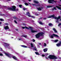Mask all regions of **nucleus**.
Returning a JSON list of instances; mask_svg holds the SVG:
<instances>
[{
    "label": "nucleus",
    "mask_w": 61,
    "mask_h": 61,
    "mask_svg": "<svg viewBox=\"0 0 61 61\" xmlns=\"http://www.w3.org/2000/svg\"><path fill=\"white\" fill-rule=\"evenodd\" d=\"M46 18H43V20H46Z\"/></svg>",
    "instance_id": "47"
},
{
    "label": "nucleus",
    "mask_w": 61,
    "mask_h": 61,
    "mask_svg": "<svg viewBox=\"0 0 61 61\" xmlns=\"http://www.w3.org/2000/svg\"><path fill=\"white\" fill-rule=\"evenodd\" d=\"M48 57L50 59H54V60H56V59H57V57L54 55H50Z\"/></svg>",
    "instance_id": "3"
},
{
    "label": "nucleus",
    "mask_w": 61,
    "mask_h": 61,
    "mask_svg": "<svg viewBox=\"0 0 61 61\" xmlns=\"http://www.w3.org/2000/svg\"><path fill=\"white\" fill-rule=\"evenodd\" d=\"M59 6H61V5H59Z\"/></svg>",
    "instance_id": "58"
},
{
    "label": "nucleus",
    "mask_w": 61,
    "mask_h": 61,
    "mask_svg": "<svg viewBox=\"0 0 61 61\" xmlns=\"http://www.w3.org/2000/svg\"><path fill=\"white\" fill-rule=\"evenodd\" d=\"M22 28L23 29H25H25H29L26 26H25V27H22Z\"/></svg>",
    "instance_id": "15"
},
{
    "label": "nucleus",
    "mask_w": 61,
    "mask_h": 61,
    "mask_svg": "<svg viewBox=\"0 0 61 61\" xmlns=\"http://www.w3.org/2000/svg\"><path fill=\"white\" fill-rule=\"evenodd\" d=\"M48 55V53H46L45 54V56H47Z\"/></svg>",
    "instance_id": "38"
},
{
    "label": "nucleus",
    "mask_w": 61,
    "mask_h": 61,
    "mask_svg": "<svg viewBox=\"0 0 61 61\" xmlns=\"http://www.w3.org/2000/svg\"><path fill=\"white\" fill-rule=\"evenodd\" d=\"M43 35H44V33L42 32H39L35 35L36 38H39L40 36H43Z\"/></svg>",
    "instance_id": "2"
},
{
    "label": "nucleus",
    "mask_w": 61,
    "mask_h": 61,
    "mask_svg": "<svg viewBox=\"0 0 61 61\" xmlns=\"http://www.w3.org/2000/svg\"><path fill=\"white\" fill-rule=\"evenodd\" d=\"M26 15H27L28 16H29V15H30V13H29V12H28L27 13Z\"/></svg>",
    "instance_id": "26"
},
{
    "label": "nucleus",
    "mask_w": 61,
    "mask_h": 61,
    "mask_svg": "<svg viewBox=\"0 0 61 61\" xmlns=\"http://www.w3.org/2000/svg\"><path fill=\"white\" fill-rule=\"evenodd\" d=\"M38 10L39 11H41V9L43 8V7H41L40 8V7H39L38 8H37Z\"/></svg>",
    "instance_id": "14"
},
{
    "label": "nucleus",
    "mask_w": 61,
    "mask_h": 61,
    "mask_svg": "<svg viewBox=\"0 0 61 61\" xmlns=\"http://www.w3.org/2000/svg\"><path fill=\"white\" fill-rule=\"evenodd\" d=\"M21 46L24 48H27V46L24 45H21Z\"/></svg>",
    "instance_id": "18"
},
{
    "label": "nucleus",
    "mask_w": 61,
    "mask_h": 61,
    "mask_svg": "<svg viewBox=\"0 0 61 61\" xmlns=\"http://www.w3.org/2000/svg\"><path fill=\"white\" fill-rule=\"evenodd\" d=\"M28 1L29 2H30V1H31V0H29Z\"/></svg>",
    "instance_id": "57"
},
{
    "label": "nucleus",
    "mask_w": 61,
    "mask_h": 61,
    "mask_svg": "<svg viewBox=\"0 0 61 61\" xmlns=\"http://www.w3.org/2000/svg\"><path fill=\"white\" fill-rule=\"evenodd\" d=\"M51 17H53V18H54V17H55V15H51Z\"/></svg>",
    "instance_id": "28"
},
{
    "label": "nucleus",
    "mask_w": 61,
    "mask_h": 61,
    "mask_svg": "<svg viewBox=\"0 0 61 61\" xmlns=\"http://www.w3.org/2000/svg\"><path fill=\"white\" fill-rule=\"evenodd\" d=\"M30 45L31 46V47H34V45H33V44L32 43H31L30 44Z\"/></svg>",
    "instance_id": "25"
},
{
    "label": "nucleus",
    "mask_w": 61,
    "mask_h": 61,
    "mask_svg": "<svg viewBox=\"0 0 61 61\" xmlns=\"http://www.w3.org/2000/svg\"><path fill=\"white\" fill-rule=\"evenodd\" d=\"M0 20L1 21H4V20L2 19H0Z\"/></svg>",
    "instance_id": "33"
},
{
    "label": "nucleus",
    "mask_w": 61,
    "mask_h": 61,
    "mask_svg": "<svg viewBox=\"0 0 61 61\" xmlns=\"http://www.w3.org/2000/svg\"><path fill=\"white\" fill-rule=\"evenodd\" d=\"M21 40V39L20 38L19 39V40Z\"/></svg>",
    "instance_id": "62"
},
{
    "label": "nucleus",
    "mask_w": 61,
    "mask_h": 61,
    "mask_svg": "<svg viewBox=\"0 0 61 61\" xmlns=\"http://www.w3.org/2000/svg\"><path fill=\"white\" fill-rule=\"evenodd\" d=\"M56 7H57L59 9H60L61 8L60 7H59L57 6H56V7H54L53 9H51V10L52 11H54V10H56Z\"/></svg>",
    "instance_id": "5"
},
{
    "label": "nucleus",
    "mask_w": 61,
    "mask_h": 61,
    "mask_svg": "<svg viewBox=\"0 0 61 61\" xmlns=\"http://www.w3.org/2000/svg\"><path fill=\"white\" fill-rule=\"evenodd\" d=\"M8 10H9L10 11H18V9L17 8L16 9V7L15 6L13 5L12 6V7H10L8 8Z\"/></svg>",
    "instance_id": "1"
},
{
    "label": "nucleus",
    "mask_w": 61,
    "mask_h": 61,
    "mask_svg": "<svg viewBox=\"0 0 61 61\" xmlns=\"http://www.w3.org/2000/svg\"><path fill=\"white\" fill-rule=\"evenodd\" d=\"M42 17H41L39 19V20H40V19H42Z\"/></svg>",
    "instance_id": "49"
},
{
    "label": "nucleus",
    "mask_w": 61,
    "mask_h": 61,
    "mask_svg": "<svg viewBox=\"0 0 61 61\" xmlns=\"http://www.w3.org/2000/svg\"><path fill=\"white\" fill-rule=\"evenodd\" d=\"M36 15H38V14H36Z\"/></svg>",
    "instance_id": "54"
},
{
    "label": "nucleus",
    "mask_w": 61,
    "mask_h": 61,
    "mask_svg": "<svg viewBox=\"0 0 61 61\" xmlns=\"http://www.w3.org/2000/svg\"><path fill=\"white\" fill-rule=\"evenodd\" d=\"M61 45V41H60L59 42V43H58L56 44V45L57 46H58V47H59V46H60Z\"/></svg>",
    "instance_id": "9"
},
{
    "label": "nucleus",
    "mask_w": 61,
    "mask_h": 61,
    "mask_svg": "<svg viewBox=\"0 0 61 61\" xmlns=\"http://www.w3.org/2000/svg\"><path fill=\"white\" fill-rule=\"evenodd\" d=\"M33 49L35 51H37V49H36V47H34V48Z\"/></svg>",
    "instance_id": "34"
},
{
    "label": "nucleus",
    "mask_w": 61,
    "mask_h": 61,
    "mask_svg": "<svg viewBox=\"0 0 61 61\" xmlns=\"http://www.w3.org/2000/svg\"><path fill=\"white\" fill-rule=\"evenodd\" d=\"M2 24V22H0V24Z\"/></svg>",
    "instance_id": "51"
},
{
    "label": "nucleus",
    "mask_w": 61,
    "mask_h": 61,
    "mask_svg": "<svg viewBox=\"0 0 61 61\" xmlns=\"http://www.w3.org/2000/svg\"><path fill=\"white\" fill-rule=\"evenodd\" d=\"M45 56V55L42 54V57H44Z\"/></svg>",
    "instance_id": "40"
},
{
    "label": "nucleus",
    "mask_w": 61,
    "mask_h": 61,
    "mask_svg": "<svg viewBox=\"0 0 61 61\" xmlns=\"http://www.w3.org/2000/svg\"><path fill=\"white\" fill-rule=\"evenodd\" d=\"M51 18V16H49V17H48V18Z\"/></svg>",
    "instance_id": "44"
},
{
    "label": "nucleus",
    "mask_w": 61,
    "mask_h": 61,
    "mask_svg": "<svg viewBox=\"0 0 61 61\" xmlns=\"http://www.w3.org/2000/svg\"><path fill=\"white\" fill-rule=\"evenodd\" d=\"M1 51H3V49H2V48H1Z\"/></svg>",
    "instance_id": "53"
},
{
    "label": "nucleus",
    "mask_w": 61,
    "mask_h": 61,
    "mask_svg": "<svg viewBox=\"0 0 61 61\" xmlns=\"http://www.w3.org/2000/svg\"><path fill=\"white\" fill-rule=\"evenodd\" d=\"M19 6L20 8H22V5H19Z\"/></svg>",
    "instance_id": "32"
},
{
    "label": "nucleus",
    "mask_w": 61,
    "mask_h": 61,
    "mask_svg": "<svg viewBox=\"0 0 61 61\" xmlns=\"http://www.w3.org/2000/svg\"><path fill=\"white\" fill-rule=\"evenodd\" d=\"M53 30H54V31L55 32V33H56L57 32V31L56 30L55 28H53Z\"/></svg>",
    "instance_id": "19"
},
{
    "label": "nucleus",
    "mask_w": 61,
    "mask_h": 61,
    "mask_svg": "<svg viewBox=\"0 0 61 61\" xmlns=\"http://www.w3.org/2000/svg\"><path fill=\"white\" fill-rule=\"evenodd\" d=\"M34 3H35L36 4H38V2L35 0L34 1Z\"/></svg>",
    "instance_id": "22"
},
{
    "label": "nucleus",
    "mask_w": 61,
    "mask_h": 61,
    "mask_svg": "<svg viewBox=\"0 0 61 61\" xmlns=\"http://www.w3.org/2000/svg\"><path fill=\"white\" fill-rule=\"evenodd\" d=\"M5 25H8V23H5Z\"/></svg>",
    "instance_id": "48"
},
{
    "label": "nucleus",
    "mask_w": 61,
    "mask_h": 61,
    "mask_svg": "<svg viewBox=\"0 0 61 61\" xmlns=\"http://www.w3.org/2000/svg\"><path fill=\"white\" fill-rule=\"evenodd\" d=\"M39 24H40L41 25H43V23H42V22H39Z\"/></svg>",
    "instance_id": "29"
},
{
    "label": "nucleus",
    "mask_w": 61,
    "mask_h": 61,
    "mask_svg": "<svg viewBox=\"0 0 61 61\" xmlns=\"http://www.w3.org/2000/svg\"><path fill=\"white\" fill-rule=\"evenodd\" d=\"M14 22L15 23V24H17V22L16 21V20H15L14 21Z\"/></svg>",
    "instance_id": "37"
},
{
    "label": "nucleus",
    "mask_w": 61,
    "mask_h": 61,
    "mask_svg": "<svg viewBox=\"0 0 61 61\" xmlns=\"http://www.w3.org/2000/svg\"><path fill=\"white\" fill-rule=\"evenodd\" d=\"M54 2H56V1H54Z\"/></svg>",
    "instance_id": "56"
},
{
    "label": "nucleus",
    "mask_w": 61,
    "mask_h": 61,
    "mask_svg": "<svg viewBox=\"0 0 61 61\" xmlns=\"http://www.w3.org/2000/svg\"><path fill=\"white\" fill-rule=\"evenodd\" d=\"M4 44L5 45L4 46L6 48L9 47V45H10L9 44L5 43H4Z\"/></svg>",
    "instance_id": "6"
},
{
    "label": "nucleus",
    "mask_w": 61,
    "mask_h": 61,
    "mask_svg": "<svg viewBox=\"0 0 61 61\" xmlns=\"http://www.w3.org/2000/svg\"><path fill=\"white\" fill-rule=\"evenodd\" d=\"M35 41H36V40L35 39H33V42H35Z\"/></svg>",
    "instance_id": "46"
},
{
    "label": "nucleus",
    "mask_w": 61,
    "mask_h": 61,
    "mask_svg": "<svg viewBox=\"0 0 61 61\" xmlns=\"http://www.w3.org/2000/svg\"><path fill=\"white\" fill-rule=\"evenodd\" d=\"M35 53L36 54V55H40V54H39V53L37 52H35Z\"/></svg>",
    "instance_id": "21"
},
{
    "label": "nucleus",
    "mask_w": 61,
    "mask_h": 61,
    "mask_svg": "<svg viewBox=\"0 0 61 61\" xmlns=\"http://www.w3.org/2000/svg\"><path fill=\"white\" fill-rule=\"evenodd\" d=\"M24 4L25 5H26V6H27V5H28V4L26 3H25Z\"/></svg>",
    "instance_id": "27"
},
{
    "label": "nucleus",
    "mask_w": 61,
    "mask_h": 61,
    "mask_svg": "<svg viewBox=\"0 0 61 61\" xmlns=\"http://www.w3.org/2000/svg\"><path fill=\"white\" fill-rule=\"evenodd\" d=\"M5 30H6V29H9V27H8V26H5Z\"/></svg>",
    "instance_id": "12"
},
{
    "label": "nucleus",
    "mask_w": 61,
    "mask_h": 61,
    "mask_svg": "<svg viewBox=\"0 0 61 61\" xmlns=\"http://www.w3.org/2000/svg\"><path fill=\"white\" fill-rule=\"evenodd\" d=\"M52 35H51V36H50V37L51 38H54V36H55V37H56L57 38H58L59 37V36H58L55 34H53Z\"/></svg>",
    "instance_id": "4"
},
{
    "label": "nucleus",
    "mask_w": 61,
    "mask_h": 61,
    "mask_svg": "<svg viewBox=\"0 0 61 61\" xmlns=\"http://www.w3.org/2000/svg\"><path fill=\"white\" fill-rule=\"evenodd\" d=\"M60 18H61V17L60 16H59L57 18L56 20V23H59V20H58L59 19H60Z\"/></svg>",
    "instance_id": "8"
},
{
    "label": "nucleus",
    "mask_w": 61,
    "mask_h": 61,
    "mask_svg": "<svg viewBox=\"0 0 61 61\" xmlns=\"http://www.w3.org/2000/svg\"><path fill=\"white\" fill-rule=\"evenodd\" d=\"M30 28V30H31V31L32 32V33H36L37 32V31H36V30H33V29H32V27H29Z\"/></svg>",
    "instance_id": "7"
},
{
    "label": "nucleus",
    "mask_w": 61,
    "mask_h": 61,
    "mask_svg": "<svg viewBox=\"0 0 61 61\" xmlns=\"http://www.w3.org/2000/svg\"><path fill=\"white\" fill-rule=\"evenodd\" d=\"M48 25L49 26H50L51 27H52L53 26V24H52V23H50Z\"/></svg>",
    "instance_id": "13"
},
{
    "label": "nucleus",
    "mask_w": 61,
    "mask_h": 61,
    "mask_svg": "<svg viewBox=\"0 0 61 61\" xmlns=\"http://www.w3.org/2000/svg\"><path fill=\"white\" fill-rule=\"evenodd\" d=\"M16 31H18V29H16Z\"/></svg>",
    "instance_id": "59"
},
{
    "label": "nucleus",
    "mask_w": 61,
    "mask_h": 61,
    "mask_svg": "<svg viewBox=\"0 0 61 61\" xmlns=\"http://www.w3.org/2000/svg\"><path fill=\"white\" fill-rule=\"evenodd\" d=\"M60 21H61V19H60Z\"/></svg>",
    "instance_id": "64"
},
{
    "label": "nucleus",
    "mask_w": 61,
    "mask_h": 61,
    "mask_svg": "<svg viewBox=\"0 0 61 61\" xmlns=\"http://www.w3.org/2000/svg\"><path fill=\"white\" fill-rule=\"evenodd\" d=\"M5 54L6 55V56H8L9 57L11 58V57H10V54H9L6 53H5Z\"/></svg>",
    "instance_id": "10"
},
{
    "label": "nucleus",
    "mask_w": 61,
    "mask_h": 61,
    "mask_svg": "<svg viewBox=\"0 0 61 61\" xmlns=\"http://www.w3.org/2000/svg\"><path fill=\"white\" fill-rule=\"evenodd\" d=\"M60 24V25H61V23H60V24Z\"/></svg>",
    "instance_id": "63"
},
{
    "label": "nucleus",
    "mask_w": 61,
    "mask_h": 61,
    "mask_svg": "<svg viewBox=\"0 0 61 61\" xmlns=\"http://www.w3.org/2000/svg\"><path fill=\"white\" fill-rule=\"evenodd\" d=\"M58 40H56L54 41V42H58Z\"/></svg>",
    "instance_id": "31"
},
{
    "label": "nucleus",
    "mask_w": 61,
    "mask_h": 61,
    "mask_svg": "<svg viewBox=\"0 0 61 61\" xmlns=\"http://www.w3.org/2000/svg\"><path fill=\"white\" fill-rule=\"evenodd\" d=\"M13 18H14V19H18V18H17V17H16L15 16H14V17H13Z\"/></svg>",
    "instance_id": "30"
},
{
    "label": "nucleus",
    "mask_w": 61,
    "mask_h": 61,
    "mask_svg": "<svg viewBox=\"0 0 61 61\" xmlns=\"http://www.w3.org/2000/svg\"><path fill=\"white\" fill-rule=\"evenodd\" d=\"M12 58H13V59H15V60H17V58L15 56H12Z\"/></svg>",
    "instance_id": "16"
},
{
    "label": "nucleus",
    "mask_w": 61,
    "mask_h": 61,
    "mask_svg": "<svg viewBox=\"0 0 61 61\" xmlns=\"http://www.w3.org/2000/svg\"><path fill=\"white\" fill-rule=\"evenodd\" d=\"M53 6L50 5V6H47V8H50V7H52Z\"/></svg>",
    "instance_id": "24"
},
{
    "label": "nucleus",
    "mask_w": 61,
    "mask_h": 61,
    "mask_svg": "<svg viewBox=\"0 0 61 61\" xmlns=\"http://www.w3.org/2000/svg\"><path fill=\"white\" fill-rule=\"evenodd\" d=\"M23 58V59H25V58H26L24 57V58Z\"/></svg>",
    "instance_id": "55"
},
{
    "label": "nucleus",
    "mask_w": 61,
    "mask_h": 61,
    "mask_svg": "<svg viewBox=\"0 0 61 61\" xmlns=\"http://www.w3.org/2000/svg\"><path fill=\"white\" fill-rule=\"evenodd\" d=\"M32 22H34V20H32Z\"/></svg>",
    "instance_id": "60"
},
{
    "label": "nucleus",
    "mask_w": 61,
    "mask_h": 61,
    "mask_svg": "<svg viewBox=\"0 0 61 61\" xmlns=\"http://www.w3.org/2000/svg\"><path fill=\"white\" fill-rule=\"evenodd\" d=\"M23 9L25 11V10L26 9V8H23Z\"/></svg>",
    "instance_id": "42"
},
{
    "label": "nucleus",
    "mask_w": 61,
    "mask_h": 61,
    "mask_svg": "<svg viewBox=\"0 0 61 61\" xmlns=\"http://www.w3.org/2000/svg\"><path fill=\"white\" fill-rule=\"evenodd\" d=\"M43 50L44 52H47V48L44 49H43Z\"/></svg>",
    "instance_id": "17"
},
{
    "label": "nucleus",
    "mask_w": 61,
    "mask_h": 61,
    "mask_svg": "<svg viewBox=\"0 0 61 61\" xmlns=\"http://www.w3.org/2000/svg\"><path fill=\"white\" fill-rule=\"evenodd\" d=\"M27 35H25V36H23V37H25V38H27Z\"/></svg>",
    "instance_id": "35"
},
{
    "label": "nucleus",
    "mask_w": 61,
    "mask_h": 61,
    "mask_svg": "<svg viewBox=\"0 0 61 61\" xmlns=\"http://www.w3.org/2000/svg\"><path fill=\"white\" fill-rule=\"evenodd\" d=\"M54 18L55 19H56V20H57V17H54Z\"/></svg>",
    "instance_id": "39"
},
{
    "label": "nucleus",
    "mask_w": 61,
    "mask_h": 61,
    "mask_svg": "<svg viewBox=\"0 0 61 61\" xmlns=\"http://www.w3.org/2000/svg\"><path fill=\"white\" fill-rule=\"evenodd\" d=\"M23 36H24V35H23L21 36V37H23Z\"/></svg>",
    "instance_id": "52"
},
{
    "label": "nucleus",
    "mask_w": 61,
    "mask_h": 61,
    "mask_svg": "<svg viewBox=\"0 0 61 61\" xmlns=\"http://www.w3.org/2000/svg\"><path fill=\"white\" fill-rule=\"evenodd\" d=\"M0 15H2V16H4L5 15V14H0Z\"/></svg>",
    "instance_id": "41"
},
{
    "label": "nucleus",
    "mask_w": 61,
    "mask_h": 61,
    "mask_svg": "<svg viewBox=\"0 0 61 61\" xmlns=\"http://www.w3.org/2000/svg\"><path fill=\"white\" fill-rule=\"evenodd\" d=\"M41 44V43H39V45H40Z\"/></svg>",
    "instance_id": "61"
},
{
    "label": "nucleus",
    "mask_w": 61,
    "mask_h": 61,
    "mask_svg": "<svg viewBox=\"0 0 61 61\" xmlns=\"http://www.w3.org/2000/svg\"><path fill=\"white\" fill-rule=\"evenodd\" d=\"M3 7H5V8L7 7L6 6H4V5H3Z\"/></svg>",
    "instance_id": "45"
},
{
    "label": "nucleus",
    "mask_w": 61,
    "mask_h": 61,
    "mask_svg": "<svg viewBox=\"0 0 61 61\" xmlns=\"http://www.w3.org/2000/svg\"><path fill=\"white\" fill-rule=\"evenodd\" d=\"M54 0H49L48 1V2L49 3H53V1H54Z\"/></svg>",
    "instance_id": "11"
},
{
    "label": "nucleus",
    "mask_w": 61,
    "mask_h": 61,
    "mask_svg": "<svg viewBox=\"0 0 61 61\" xmlns=\"http://www.w3.org/2000/svg\"><path fill=\"white\" fill-rule=\"evenodd\" d=\"M45 58H46V59H48V58H47V57H46Z\"/></svg>",
    "instance_id": "50"
},
{
    "label": "nucleus",
    "mask_w": 61,
    "mask_h": 61,
    "mask_svg": "<svg viewBox=\"0 0 61 61\" xmlns=\"http://www.w3.org/2000/svg\"><path fill=\"white\" fill-rule=\"evenodd\" d=\"M32 5H35V6H40V5L39 4H38V5H36V4H32Z\"/></svg>",
    "instance_id": "23"
},
{
    "label": "nucleus",
    "mask_w": 61,
    "mask_h": 61,
    "mask_svg": "<svg viewBox=\"0 0 61 61\" xmlns=\"http://www.w3.org/2000/svg\"><path fill=\"white\" fill-rule=\"evenodd\" d=\"M0 56H3V54H2L0 53Z\"/></svg>",
    "instance_id": "43"
},
{
    "label": "nucleus",
    "mask_w": 61,
    "mask_h": 61,
    "mask_svg": "<svg viewBox=\"0 0 61 61\" xmlns=\"http://www.w3.org/2000/svg\"><path fill=\"white\" fill-rule=\"evenodd\" d=\"M29 17H31L33 18H35V17L34 16H31V15H29Z\"/></svg>",
    "instance_id": "20"
},
{
    "label": "nucleus",
    "mask_w": 61,
    "mask_h": 61,
    "mask_svg": "<svg viewBox=\"0 0 61 61\" xmlns=\"http://www.w3.org/2000/svg\"><path fill=\"white\" fill-rule=\"evenodd\" d=\"M44 46H46V43H44Z\"/></svg>",
    "instance_id": "36"
}]
</instances>
